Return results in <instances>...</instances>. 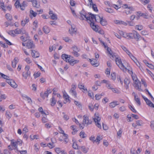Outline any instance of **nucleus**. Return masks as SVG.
Instances as JSON below:
<instances>
[{
    "mask_svg": "<svg viewBox=\"0 0 154 154\" xmlns=\"http://www.w3.org/2000/svg\"><path fill=\"white\" fill-rule=\"evenodd\" d=\"M23 143V141L20 139H17L16 140L14 139L11 140V146H8V148L10 150L13 149H17V146H21Z\"/></svg>",
    "mask_w": 154,
    "mask_h": 154,
    "instance_id": "1",
    "label": "nucleus"
},
{
    "mask_svg": "<svg viewBox=\"0 0 154 154\" xmlns=\"http://www.w3.org/2000/svg\"><path fill=\"white\" fill-rule=\"evenodd\" d=\"M114 58H115V61L116 64L118 66L119 68L122 70L125 69L124 67L125 65H126L127 62L122 63V62L121 60L120 57H117L116 56H115Z\"/></svg>",
    "mask_w": 154,
    "mask_h": 154,
    "instance_id": "2",
    "label": "nucleus"
},
{
    "mask_svg": "<svg viewBox=\"0 0 154 154\" xmlns=\"http://www.w3.org/2000/svg\"><path fill=\"white\" fill-rule=\"evenodd\" d=\"M94 120L96 126L99 128H101V126L100 122V118L99 117L98 113L95 114L94 118Z\"/></svg>",
    "mask_w": 154,
    "mask_h": 154,
    "instance_id": "3",
    "label": "nucleus"
},
{
    "mask_svg": "<svg viewBox=\"0 0 154 154\" xmlns=\"http://www.w3.org/2000/svg\"><path fill=\"white\" fill-rule=\"evenodd\" d=\"M119 34L125 38H133V35L132 34V32L131 33H126V32H124L122 31L119 30Z\"/></svg>",
    "mask_w": 154,
    "mask_h": 154,
    "instance_id": "4",
    "label": "nucleus"
},
{
    "mask_svg": "<svg viewBox=\"0 0 154 154\" xmlns=\"http://www.w3.org/2000/svg\"><path fill=\"white\" fill-rule=\"evenodd\" d=\"M72 50V54L75 57H78L79 56L80 54L78 52L80 51V49L75 45L73 46L71 48Z\"/></svg>",
    "mask_w": 154,
    "mask_h": 154,
    "instance_id": "5",
    "label": "nucleus"
},
{
    "mask_svg": "<svg viewBox=\"0 0 154 154\" xmlns=\"http://www.w3.org/2000/svg\"><path fill=\"white\" fill-rule=\"evenodd\" d=\"M80 16L79 18L82 20H86L88 18V14H87L86 12L84 10H82L80 13Z\"/></svg>",
    "mask_w": 154,
    "mask_h": 154,
    "instance_id": "6",
    "label": "nucleus"
},
{
    "mask_svg": "<svg viewBox=\"0 0 154 154\" xmlns=\"http://www.w3.org/2000/svg\"><path fill=\"white\" fill-rule=\"evenodd\" d=\"M77 31V29L74 26L71 25V28L69 29V33L71 35H73L74 34H76Z\"/></svg>",
    "mask_w": 154,
    "mask_h": 154,
    "instance_id": "7",
    "label": "nucleus"
},
{
    "mask_svg": "<svg viewBox=\"0 0 154 154\" xmlns=\"http://www.w3.org/2000/svg\"><path fill=\"white\" fill-rule=\"evenodd\" d=\"M134 88L140 91H142L143 90L141 88V85L139 80L136 81L134 82Z\"/></svg>",
    "mask_w": 154,
    "mask_h": 154,
    "instance_id": "8",
    "label": "nucleus"
},
{
    "mask_svg": "<svg viewBox=\"0 0 154 154\" xmlns=\"http://www.w3.org/2000/svg\"><path fill=\"white\" fill-rule=\"evenodd\" d=\"M124 67L125 68V69L122 70L123 71L126 72L128 71V72L131 75L132 74H134L132 71V68L130 67L128 63H126V65H125V66Z\"/></svg>",
    "mask_w": 154,
    "mask_h": 154,
    "instance_id": "9",
    "label": "nucleus"
},
{
    "mask_svg": "<svg viewBox=\"0 0 154 154\" xmlns=\"http://www.w3.org/2000/svg\"><path fill=\"white\" fill-rule=\"evenodd\" d=\"M6 82L9 84L11 87L14 88H16L17 86V85L14 81L12 80H7L6 81Z\"/></svg>",
    "mask_w": 154,
    "mask_h": 154,
    "instance_id": "10",
    "label": "nucleus"
},
{
    "mask_svg": "<svg viewBox=\"0 0 154 154\" xmlns=\"http://www.w3.org/2000/svg\"><path fill=\"white\" fill-rule=\"evenodd\" d=\"M91 122L89 121L88 117L86 115L83 116V121L82 125H85V124H91Z\"/></svg>",
    "mask_w": 154,
    "mask_h": 154,
    "instance_id": "11",
    "label": "nucleus"
},
{
    "mask_svg": "<svg viewBox=\"0 0 154 154\" xmlns=\"http://www.w3.org/2000/svg\"><path fill=\"white\" fill-rule=\"evenodd\" d=\"M86 20H89L91 22H93L94 21V15L91 13H88V18Z\"/></svg>",
    "mask_w": 154,
    "mask_h": 154,
    "instance_id": "12",
    "label": "nucleus"
},
{
    "mask_svg": "<svg viewBox=\"0 0 154 154\" xmlns=\"http://www.w3.org/2000/svg\"><path fill=\"white\" fill-rule=\"evenodd\" d=\"M26 46L29 49L32 48L34 47V45L32 41L29 40L27 42Z\"/></svg>",
    "mask_w": 154,
    "mask_h": 154,
    "instance_id": "13",
    "label": "nucleus"
},
{
    "mask_svg": "<svg viewBox=\"0 0 154 154\" xmlns=\"http://www.w3.org/2000/svg\"><path fill=\"white\" fill-rule=\"evenodd\" d=\"M78 87L79 89L81 90H83L82 91L85 93L87 91V88L85 87L83 84L81 82H79L78 85Z\"/></svg>",
    "mask_w": 154,
    "mask_h": 154,
    "instance_id": "14",
    "label": "nucleus"
},
{
    "mask_svg": "<svg viewBox=\"0 0 154 154\" xmlns=\"http://www.w3.org/2000/svg\"><path fill=\"white\" fill-rule=\"evenodd\" d=\"M29 21V18L28 17H26L25 19L22 20L21 22V25L22 26H24Z\"/></svg>",
    "mask_w": 154,
    "mask_h": 154,
    "instance_id": "15",
    "label": "nucleus"
},
{
    "mask_svg": "<svg viewBox=\"0 0 154 154\" xmlns=\"http://www.w3.org/2000/svg\"><path fill=\"white\" fill-rule=\"evenodd\" d=\"M33 6L35 8H39L40 6V2L37 0H34L32 1Z\"/></svg>",
    "mask_w": 154,
    "mask_h": 154,
    "instance_id": "16",
    "label": "nucleus"
},
{
    "mask_svg": "<svg viewBox=\"0 0 154 154\" xmlns=\"http://www.w3.org/2000/svg\"><path fill=\"white\" fill-rule=\"evenodd\" d=\"M50 17L52 20H56L57 19V16L56 14H54L53 11H50L49 13Z\"/></svg>",
    "mask_w": 154,
    "mask_h": 154,
    "instance_id": "17",
    "label": "nucleus"
},
{
    "mask_svg": "<svg viewBox=\"0 0 154 154\" xmlns=\"http://www.w3.org/2000/svg\"><path fill=\"white\" fill-rule=\"evenodd\" d=\"M90 61L91 64L95 67H97L99 65V63H98L94 59H89Z\"/></svg>",
    "mask_w": 154,
    "mask_h": 154,
    "instance_id": "18",
    "label": "nucleus"
},
{
    "mask_svg": "<svg viewBox=\"0 0 154 154\" xmlns=\"http://www.w3.org/2000/svg\"><path fill=\"white\" fill-rule=\"evenodd\" d=\"M32 55L33 57L34 58H37L39 57V54L37 51L35 50H31Z\"/></svg>",
    "mask_w": 154,
    "mask_h": 154,
    "instance_id": "19",
    "label": "nucleus"
},
{
    "mask_svg": "<svg viewBox=\"0 0 154 154\" xmlns=\"http://www.w3.org/2000/svg\"><path fill=\"white\" fill-rule=\"evenodd\" d=\"M119 104V103H118V101H115L110 103H109V106L111 108H113Z\"/></svg>",
    "mask_w": 154,
    "mask_h": 154,
    "instance_id": "20",
    "label": "nucleus"
},
{
    "mask_svg": "<svg viewBox=\"0 0 154 154\" xmlns=\"http://www.w3.org/2000/svg\"><path fill=\"white\" fill-rule=\"evenodd\" d=\"M114 23L117 24H122L125 26L127 25V24L126 22L121 20H116L114 21Z\"/></svg>",
    "mask_w": 154,
    "mask_h": 154,
    "instance_id": "21",
    "label": "nucleus"
},
{
    "mask_svg": "<svg viewBox=\"0 0 154 154\" xmlns=\"http://www.w3.org/2000/svg\"><path fill=\"white\" fill-rule=\"evenodd\" d=\"M29 37V35L27 34V35H23L20 37V38L23 42H25L27 40H28Z\"/></svg>",
    "mask_w": 154,
    "mask_h": 154,
    "instance_id": "22",
    "label": "nucleus"
},
{
    "mask_svg": "<svg viewBox=\"0 0 154 154\" xmlns=\"http://www.w3.org/2000/svg\"><path fill=\"white\" fill-rule=\"evenodd\" d=\"M62 58L65 60L66 61V62H68V61L70 60V57L69 56L67 55L66 54H63L61 56Z\"/></svg>",
    "mask_w": 154,
    "mask_h": 154,
    "instance_id": "23",
    "label": "nucleus"
},
{
    "mask_svg": "<svg viewBox=\"0 0 154 154\" xmlns=\"http://www.w3.org/2000/svg\"><path fill=\"white\" fill-rule=\"evenodd\" d=\"M22 96L23 98L24 99H26L28 102L31 103H32V100L31 98L29 97L28 96L25 94H23L22 95Z\"/></svg>",
    "mask_w": 154,
    "mask_h": 154,
    "instance_id": "24",
    "label": "nucleus"
},
{
    "mask_svg": "<svg viewBox=\"0 0 154 154\" xmlns=\"http://www.w3.org/2000/svg\"><path fill=\"white\" fill-rule=\"evenodd\" d=\"M90 26L92 29L96 32L98 31V28L96 25H95L93 22H91L90 23Z\"/></svg>",
    "mask_w": 154,
    "mask_h": 154,
    "instance_id": "25",
    "label": "nucleus"
},
{
    "mask_svg": "<svg viewBox=\"0 0 154 154\" xmlns=\"http://www.w3.org/2000/svg\"><path fill=\"white\" fill-rule=\"evenodd\" d=\"M79 62V60H73V59H70L69 61H68V62L72 66H73L75 64Z\"/></svg>",
    "mask_w": 154,
    "mask_h": 154,
    "instance_id": "26",
    "label": "nucleus"
},
{
    "mask_svg": "<svg viewBox=\"0 0 154 154\" xmlns=\"http://www.w3.org/2000/svg\"><path fill=\"white\" fill-rule=\"evenodd\" d=\"M5 116L6 118L9 119L11 117L12 114L9 111L7 110L6 111Z\"/></svg>",
    "mask_w": 154,
    "mask_h": 154,
    "instance_id": "27",
    "label": "nucleus"
},
{
    "mask_svg": "<svg viewBox=\"0 0 154 154\" xmlns=\"http://www.w3.org/2000/svg\"><path fill=\"white\" fill-rule=\"evenodd\" d=\"M29 17L31 18H32L33 17H35L36 16L37 14L36 12H34L32 10H31L30 11Z\"/></svg>",
    "mask_w": 154,
    "mask_h": 154,
    "instance_id": "28",
    "label": "nucleus"
},
{
    "mask_svg": "<svg viewBox=\"0 0 154 154\" xmlns=\"http://www.w3.org/2000/svg\"><path fill=\"white\" fill-rule=\"evenodd\" d=\"M57 44H54L52 46H50L49 47V51L50 52H51L53 51H54L57 46Z\"/></svg>",
    "mask_w": 154,
    "mask_h": 154,
    "instance_id": "29",
    "label": "nucleus"
},
{
    "mask_svg": "<svg viewBox=\"0 0 154 154\" xmlns=\"http://www.w3.org/2000/svg\"><path fill=\"white\" fill-rule=\"evenodd\" d=\"M124 83L125 85V87L126 89H127L129 88V85L130 83V80L127 79H125L124 81Z\"/></svg>",
    "mask_w": 154,
    "mask_h": 154,
    "instance_id": "30",
    "label": "nucleus"
},
{
    "mask_svg": "<svg viewBox=\"0 0 154 154\" xmlns=\"http://www.w3.org/2000/svg\"><path fill=\"white\" fill-rule=\"evenodd\" d=\"M63 39L66 42L72 43L73 42L72 40L68 37H65L63 38Z\"/></svg>",
    "mask_w": 154,
    "mask_h": 154,
    "instance_id": "31",
    "label": "nucleus"
},
{
    "mask_svg": "<svg viewBox=\"0 0 154 154\" xmlns=\"http://www.w3.org/2000/svg\"><path fill=\"white\" fill-rule=\"evenodd\" d=\"M102 17H101L98 15H94V21L97 22H99Z\"/></svg>",
    "mask_w": 154,
    "mask_h": 154,
    "instance_id": "32",
    "label": "nucleus"
},
{
    "mask_svg": "<svg viewBox=\"0 0 154 154\" xmlns=\"http://www.w3.org/2000/svg\"><path fill=\"white\" fill-rule=\"evenodd\" d=\"M30 75V71H27L26 72H23V76L26 79H27L28 77H29Z\"/></svg>",
    "mask_w": 154,
    "mask_h": 154,
    "instance_id": "33",
    "label": "nucleus"
},
{
    "mask_svg": "<svg viewBox=\"0 0 154 154\" xmlns=\"http://www.w3.org/2000/svg\"><path fill=\"white\" fill-rule=\"evenodd\" d=\"M145 102L149 106L154 108V105L149 99H147V100H146L145 101Z\"/></svg>",
    "mask_w": 154,
    "mask_h": 154,
    "instance_id": "34",
    "label": "nucleus"
},
{
    "mask_svg": "<svg viewBox=\"0 0 154 154\" xmlns=\"http://www.w3.org/2000/svg\"><path fill=\"white\" fill-rule=\"evenodd\" d=\"M5 17L8 21H11L12 19V16L9 14H7L5 15Z\"/></svg>",
    "mask_w": 154,
    "mask_h": 154,
    "instance_id": "35",
    "label": "nucleus"
},
{
    "mask_svg": "<svg viewBox=\"0 0 154 154\" xmlns=\"http://www.w3.org/2000/svg\"><path fill=\"white\" fill-rule=\"evenodd\" d=\"M44 32L46 34H48L50 32V29L47 26H44L43 28Z\"/></svg>",
    "mask_w": 154,
    "mask_h": 154,
    "instance_id": "36",
    "label": "nucleus"
},
{
    "mask_svg": "<svg viewBox=\"0 0 154 154\" xmlns=\"http://www.w3.org/2000/svg\"><path fill=\"white\" fill-rule=\"evenodd\" d=\"M57 102V100H55L54 96L52 97L51 100V104L52 106H54Z\"/></svg>",
    "mask_w": 154,
    "mask_h": 154,
    "instance_id": "37",
    "label": "nucleus"
},
{
    "mask_svg": "<svg viewBox=\"0 0 154 154\" xmlns=\"http://www.w3.org/2000/svg\"><path fill=\"white\" fill-rule=\"evenodd\" d=\"M100 23V24L102 26H106L107 24V23L106 20L105 19H103L102 18L99 22Z\"/></svg>",
    "mask_w": 154,
    "mask_h": 154,
    "instance_id": "38",
    "label": "nucleus"
},
{
    "mask_svg": "<svg viewBox=\"0 0 154 154\" xmlns=\"http://www.w3.org/2000/svg\"><path fill=\"white\" fill-rule=\"evenodd\" d=\"M73 143L72 145L73 148L75 149H79V147L76 143L75 142V141H74V140H72Z\"/></svg>",
    "mask_w": 154,
    "mask_h": 154,
    "instance_id": "39",
    "label": "nucleus"
},
{
    "mask_svg": "<svg viewBox=\"0 0 154 154\" xmlns=\"http://www.w3.org/2000/svg\"><path fill=\"white\" fill-rule=\"evenodd\" d=\"M121 47L124 51L128 55L131 53L125 46L122 45L121 46Z\"/></svg>",
    "mask_w": 154,
    "mask_h": 154,
    "instance_id": "40",
    "label": "nucleus"
},
{
    "mask_svg": "<svg viewBox=\"0 0 154 154\" xmlns=\"http://www.w3.org/2000/svg\"><path fill=\"white\" fill-rule=\"evenodd\" d=\"M17 61V59L16 58H15L13 61H12V66L13 68H15L16 67Z\"/></svg>",
    "mask_w": 154,
    "mask_h": 154,
    "instance_id": "41",
    "label": "nucleus"
},
{
    "mask_svg": "<svg viewBox=\"0 0 154 154\" xmlns=\"http://www.w3.org/2000/svg\"><path fill=\"white\" fill-rule=\"evenodd\" d=\"M38 21L37 20H35L33 23V29L35 30L36 29L38 26Z\"/></svg>",
    "mask_w": 154,
    "mask_h": 154,
    "instance_id": "42",
    "label": "nucleus"
},
{
    "mask_svg": "<svg viewBox=\"0 0 154 154\" xmlns=\"http://www.w3.org/2000/svg\"><path fill=\"white\" fill-rule=\"evenodd\" d=\"M20 34L23 35H27V34H28L25 29L23 28L20 29Z\"/></svg>",
    "mask_w": 154,
    "mask_h": 154,
    "instance_id": "43",
    "label": "nucleus"
},
{
    "mask_svg": "<svg viewBox=\"0 0 154 154\" xmlns=\"http://www.w3.org/2000/svg\"><path fill=\"white\" fill-rule=\"evenodd\" d=\"M38 111L40 112L42 115H47L48 114H47L44 111H43L42 107H40L38 109Z\"/></svg>",
    "mask_w": 154,
    "mask_h": 154,
    "instance_id": "44",
    "label": "nucleus"
},
{
    "mask_svg": "<svg viewBox=\"0 0 154 154\" xmlns=\"http://www.w3.org/2000/svg\"><path fill=\"white\" fill-rule=\"evenodd\" d=\"M132 79L134 82H135L136 81L139 80L137 77L136 75L134 74H132L131 75Z\"/></svg>",
    "mask_w": 154,
    "mask_h": 154,
    "instance_id": "45",
    "label": "nucleus"
},
{
    "mask_svg": "<svg viewBox=\"0 0 154 154\" xmlns=\"http://www.w3.org/2000/svg\"><path fill=\"white\" fill-rule=\"evenodd\" d=\"M63 96L64 97L65 100H66V102H70V100L69 99V96L66 94H63Z\"/></svg>",
    "mask_w": 154,
    "mask_h": 154,
    "instance_id": "46",
    "label": "nucleus"
},
{
    "mask_svg": "<svg viewBox=\"0 0 154 154\" xmlns=\"http://www.w3.org/2000/svg\"><path fill=\"white\" fill-rule=\"evenodd\" d=\"M102 137L100 136H98L97 137L96 139L95 140L96 143H97V144L99 143V141L102 140Z\"/></svg>",
    "mask_w": 154,
    "mask_h": 154,
    "instance_id": "47",
    "label": "nucleus"
},
{
    "mask_svg": "<svg viewBox=\"0 0 154 154\" xmlns=\"http://www.w3.org/2000/svg\"><path fill=\"white\" fill-rule=\"evenodd\" d=\"M134 100L135 101L136 103L138 105L140 106L141 104L140 102L139 98L137 96L134 98Z\"/></svg>",
    "mask_w": 154,
    "mask_h": 154,
    "instance_id": "48",
    "label": "nucleus"
},
{
    "mask_svg": "<svg viewBox=\"0 0 154 154\" xmlns=\"http://www.w3.org/2000/svg\"><path fill=\"white\" fill-rule=\"evenodd\" d=\"M0 6L1 8L5 12L6 11V10L5 9V7L4 6V3L3 2H1L0 4Z\"/></svg>",
    "mask_w": 154,
    "mask_h": 154,
    "instance_id": "49",
    "label": "nucleus"
},
{
    "mask_svg": "<svg viewBox=\"0 0 154 154\" xmlns=\"http://www.w3.org/2000/svg\"><path fill=\"white\" fill-rule=\"evenodd\" d=\"M135 28L138 30H141L143 29V26L141 25H137L135 26Z\"/></svg>",
    "mask_w": 154,
    "mask_h": 154,
    "instance_id": "50",
    "label": "nucleus"
},
{
    "mask_svg": "<svg viewBox=\"0 0 154 154\" xmlns=\"http://www.w3.org/2000/svg\"><path fill=\"white\" fill-rule=\"evenodd\" d=\"M105 11L109 13H112L114 12L113 10L110 8H106L105 9Z\"/></svg>",
    "mask_w": 154,
    "mask_h": 154,
    "instance_id": "51",
    "label": "nucleus"
},
{
    "mask_svg": "<svg viewBox=\"0 0 154 154\" xmlns=\"http://www.w3.org/2000/svg\"><path fill=\"white\" fill-rule=\"evenodd\" d=\"M54 150L56 153L58 154H60V153L61 152V151H62L61 149L59 147L55 148Z\"/></svg>",
    "mask_w": 154,
    "mask_h": 154,
    "instance_id": "52",
    "label": "nucleus"
},
{
    "mask_svg": "<svg viewBox=\"0 0 154 154\" xmlns=\"http://www.w3.org/2000/svg\"><path fill=\"white\" fill-rule=\"evenodd\" d=\"M70 92L71 93L72 95L74 96V97H76L77 93L75 90H70Z\"/></svg>",
    "mask_w": 154,
    "mask_h": 154,
    "instance_id": "53",
    "label": "nucleus"
},
{
    "mask_svg": "<svg viewBox=\"0 0 154 154\" xmlns=\"http://www.w3.org/2000/svg\"><path fill=\"white\" fill-rule=\"evenodd\" d=\"M34 149L36 152L38 151L39 149V147L37 143L35 144L34 146Z\"/></svg>",
    "mask_w": 154,
    "mask_h": 154,
    "instance_id": "54",
    "label": "nucleus"
},
{
    "mask_svg": "<svg viewBox=\"0 0 154 154\" xmlns=\"http://www.w3.org/2000/svg\"><path fill=\"white\" fill-rule=\"evenodd\" d=\"M134 63L136 64L137 66L140 69H141L142 68L141 65L137 59L134 62Z\"/></svg>",
    "mask_w": 154,
    "mask_h": 154,
    "instance_id": "55",
    "label": "nucleus"
},
{
    "mask_svg": "<svg viewBox=\"0 0 154 154\" xmlns=\"http://www.w3.org/2000/svg\"><path fill=\"white\" fill-rule=\"evenodd\" d=\"M111 89L112 92L114 93H119V91L117 89L115 88H113V87L110 89Z\"/></svg>",
    "mask_w": 154,
    "mask_h": 154,
    "instance_id": "56",
    "label": "nucleus"
},
{
    "mask_svg": "<svg viewBox=\"0 0 154 154\" xmlns=\"http://www.w3.org/2000/svg\"><path fill=\"white\" fill-rule=\"evenodd\" d=\"M111 77L112 80H115L116 78V73L114 72H112L111 75Z\"/></svg>",
    "mask_w": 154,
    "mask_h": 154,
    "instance_id": "57",
    "label": "nucleus"
},
{
    "mask_svg": "<svg viewBox=\"0 0 154 154\" xmlns=\"http://www.w3.org/2000/svg\"><path fill=\"white\" fill-rule=\"evenodd\" d=\"M108 53L109 55L110 56V57L112 59L113 58H114L115 56V55H114V53H113V52L111 50V51L108 52Z\"/></svg>",
    "mask_w": 154,
    "mask_h": 154,
    "instance_id": "58",
    "label": "nucleus"
},
{
    "mask_svg": "<svg viewBox=\"0 0 154 154\" xmlns=\"http://www.w3.org/2000/svg\"><path fill=\"white\" fill-rule=\"evenodd\" d=\"M128 56L130 57V58L134 62L137 59L136 58L134 57L132 54L131 53Z\"/></svg>",
    "mask_w": 154,
    "mask_h": 154,
    "instance_id": "59",
    "label": "nucleus"
},
{
    "mask_svg": "<svg viewBox=\"0 0 154 154\" xmlns=\"http://www.w3.org/2000/svg\"><path fill=\"white\" fill-rule=\"evenodd\" d=\"M25 61L28 64H30L32 62L31 60L29 57H27L25 59Z\"/></svg>",
    "mask_w": 154,
    "mask_h": 154,
    "instance_id": "60",
    "label": "nucleus"
},
{
    "mask_svg": "<svg viewBox=\"0 0 154 154\" xmlns=\"http://www.w3.org/2000/svg\"><path fill=\"white\" fill-rule=\"evenodd\" d=\"M122 132V129L121 128H120L118 131L117 132V136H119V137H121V134Z\"/></svg>",
    "mask_w": 154,
    "mask_h": 154,
    "instance_id": "61",
    "label": "nucleus"
},
{
    "mask_svg": "<svg viewBox=\"0 0 154 154\" xmlns=\"http://www.w3.org/2000/svg\"><path fill=\"white\" fill-rule=\"evenodd\" d=\"M144 5H146L149 2V0H140Z\"/></svg>",
    "mask_w": 154,
    "mask_h": 154,
    "instance_id": "62",
    "label": "nucleus"
},
{
    "mask_svg": "<svg viewBox=\"0 0 154 154\" xmlns=\"http://www.w3.org/2000/svg\"><path fill=\"white\" fill-rule=\"evenodd\" d=\"M102 95V94H96L95 96V99L97 100H99L101 98Z\"/></svg>",
    "mask_w": 154,
    "mask_h": 154,
    "instance_id": "63",
    "label": "nucleus"
},
{
    "mask_svg": "<svg viewBox=\"0 0 154 154\" xmlns=\"http://www.w3.org/2000/svg\"><path fill=\"white\" fill-rule=\"evenodd\" d=\"M81 149L85 153H86L88 152V149L84 146H82Z\"/></svg>",
    "mask_w": 154,
    "mask_h": 154,
    "instance_id": "64",
    "label": "nucleus"
}]
</instances>
